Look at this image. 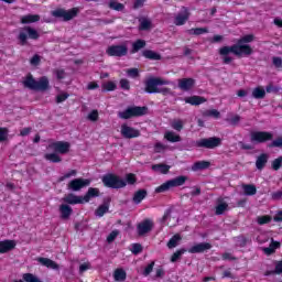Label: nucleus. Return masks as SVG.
<instances>
[{
	"label": "nucleus",
	"instance_id": "obj_29",
	"mask_svg": "<svg viewBox=\"0 0 282 282\" xmlns=\"http://www.w3.org/2000/svg\"><path fill=\"white\" fill-rule=\"evenodd\" d=\"M142 56H144V58H148L149 61H162V55L152 50L143 51Z\"/></svg>",
	"mask_w": 282,
	"mask_h": 282
},
{
	"label": "nucleus",
	"instance_id": "obj_5",
	"mask_svg": "<svg viewBox=\"0 0 282 282\" xmlns=\"http://www.w3.org/2000/svg\"><path fill=\"white\" fill-rule=\"evenodd\" d=\"M186 180H188V177H186L184 175L176 176L175 178L166 181L165 183L155 187L154 192L155 193H166V192L171 191V188H175L177 186H184V184H186Z\"/></svg>",
	"mask_w": 282,
	"mask_h": 282
},
{
	"label": "nucleus",
	"instance_id": "obj_27",
	"mask_svg": "<svg viewBox=\"0 0 282 282\" xmlns=\"http://www.w3.org/2000/svg\"><path fill=\"white\" fill-rule=\"evenodd\" d=\"M41 21V15L39 14H26L21 18V23L28 25L30 23H39Z\"/></svg>",
	"mask_w": 282,
	"mask_h": 282
},
{
	"label": "nucleus",
	"instance_id": "obj_13",
	"mask_svg": "<svg viewBox=\"0 0 282 282\" xmlns=\"http://www.w3.org/2000/svg\"><path fill=\"white\" fill-rule=\"evenodd\" d=\"M91 180L89 178H74L68 183V191L78 192L82 188L90 186Z\"/></svg>",
	"mask_w": 282,
	"mask_h": 282
},
{
	"label": "nucleus",
	"instance_id": "obj_31",
	"mask_svg": "<svg viewBox=\"0 0 282 282\" xmlns=\"http://www.w3.org/2000/svg\"><path fill=\"white\" fill-rule=\"evenodd\" d=\"M147 195H148L147 189H138L132 197V202L134 204H142V200L147 198Z\"/></svg>",
	"mask_w": 282,
	"mask_h": 282
},
{
	"label": "nucleus",
	"instance_id": "obj_63",
	"mask_svg": "<svg viewBox=\"0 0 282 282\" xmlns=\"http://www.w3.org/2000/svg\"><path fill=\"white\" fill-rule=\"evenodd\" d=\"M272 63H273L274 67H276V69H281V67H282L281 57H273Z\"/></svg>",
	"mask_w": 282,
	"mask_h": 282
},
{
	"label": "nucleus",
	"instance_id": "obj_12",
	"mask_svg": "<svg viewBox=\"0 0 282 282\" xmlns=\"http://www.w3.org/2000/svg\"><path fill=\"white\" fill-rule=\"evenodd\" d=\"M274 139V134L268 131H256L251 133V142H258V144H263L270 142Z\"/></svg>",
	"mask_w": 282,
	"mask_h": 282
},
{
	"label": "nucleus",
	"instance_id": "obj_15",
	"mask_svg": "<svg viewBox=\"0 0 282 282\" xmlns=\"http://www.w3.org/2000/svg\"><path fill=\"white\" fill-rule=\"evenodd\" d=\"M153 220L147 218L143 221L139 223L137 225V232L139 237H144V235H148V232H151L153 230Z\"/></svg>",
	"mask_w": 282,
	"mask_h": 282
},
{
	"label": "nucleus",
	"instance_id": "obj_3",
	"mask_svg": "<svg viewBox=\"0 0 282 282\" xmlns=\"http://www.w3.org/2000/svg\"><path fill=\"white\" fill-rule=\"evenodd\" d=\"M101 182L106 188H113L116 191L127 186V181L113 173L104 175Z\"/></svg>",
	"mask_w": 282,
	"mask_h": 282
},
{
	"label": "nucleus",
	"instance_id": "obj_25",
	"mask_svg": "<svg viewBox=\"0 0 282 282\" xmlns=\"http://www.w3.org/2000/svg\"><path fill=\"white\" fill-rule=\"evenodd\" d=\"M99 196H100V189H98L97 187H89L87 193L82 198L87 204L91 200V198L99 197Z\"/></svg>",
	"mask_w": 282,
	"mask_h": 282
},
{
	"label": "nucleus",
	"instance_id": "obj_51",
	"mask_svg": "<svg viewBox=\"0 0 282 282\" xmlns=\"http://www.w3.org/2000/svg\"><path fill=\"white\" fill-rule=\"evenodd\" d=\"M135 182H138L135 174L129 173L126 175V184H130L131 186H133V184H135Z\"/></svg>",
	"mask_w": 282,
	"mask_h": 282
},
{
	"label": "nucleus",
	"instance_id": "obj_21",
	"mask_svg": "<svg viewBox=\"0 0 282 282\" xmlns=\"http://www.w3.org/2000/svg\"><path fill=\"white\" fill-rule=\"evenodd\" d=\"M73 213H74V209L72 208V206H69L67 204L59 205L61 219H64V220L69 219V217H72Z\"/></svg>",
	"mask_w": 282,
	"mask_h": 282
},
{
	"label": "nucleus",
	"instance_id": "obj_34",
	"mask_svg": "<svg viewBox=\"0 0 282 282\" xmlns=\"http://www.w3.org/2000/svg\"><path fill=\"white\" fill-rule=\"evenodd\" d=\"M206 169H210L209 161H197L192 165V171H206Z\"/></svg>",
	"mask_w": 282,
	"mask_h": 282
},
{
	"label": "nucleus",
	"instance_id": "obj_45",
	"mask_svg": "<svg viewBox=\"0 0 282 282\" xmlns=\"http://www.w3.org/2000/svg\"><path fill=\"white\" fill-rule=\"evenodd\" d=\"M185 252H188L185 248L176 250L172 256H171V262L176 263V261H180L182 259V254H185Z\"/></svg>",
	"mask_w": 282,
	"mask_h": 282
},
{
	"label": "nucleus",
	"instance_id": "obj_11",
	"mask_svg": "<svg viewBox=\"0 0 282 282\" xmlns=\"http://www.w3.org/2000/svg\"><path fill=\"white\" fill-rule=\"evenodd\" d=\"M48 149H51V151H54L55 153H61V155H65L69 153L72 144L67 141H55L48 144Z\"/></svg>",
	"mask_w": 282,
	"mask_h": 282
},
{
	"label": "nucleus",
	"instance_id": "obj_18",
	"mask_svg": "<svg viewBox=\"0 0 282 282\" xmlns=\"http://www.w3.org/2000/svg\"><path fill=\"white\" fill-rule=\"evenodd\" d=\"M14 248H17V240L7 239L0 241V254L11 252V250H14Z\"/></svg>",
	"mask_w": 282,
	"mask_h": 282
},
{
	"label": "nucleus",
	"instance_id": "obj_59",
	"mask_svg": "<svg viewBox=\"0 0 282 282\" xmlns=\"http://www.w3.org/2000/svg\"><path fill=\"white\" fill-rule=\"evenodd\" d=\"M156 94H162V96H171L173 91L169 87H162L158 89Z\"/></svg>",
	"mask_w": 282,
	"mask_h": 282
},
{
	"label": "nucleus",
	"instance_id": "obj_39",
	"mask_svg": "<svg viewBox=\"0 0 282 282\" xmlns=\"http://www.w3.org/2000/svg\"><path fill=\"white\" fill-rule=\"evenodd\" d=\"M23 280H14L13 282H43L41 281V279L36 278V275L32 274V273H24L22 275Z\"/></svg>",
	"mask_w": 282,
	"mask_h": 282
},
{
	"label": "nucleus",
	"instance_id": "obj_16",
	"mask_svg": "<svg viewBox=\"0 0 282 282\" xmlns=\"http://www.w3.org/2000/svg\"><path fill=\"white\" fill-rule=\"evenodd\" d=\"M121 135L127 140H132L133 138H140V130L129 127L127 123L121 126Z\"/></svg>",
	"mask_w": 282,
	"mask_h": 282
},
{
	"label": "nucleus",
	"instance_id": "obj_17",
	"mask_svg": "<svg viewBox=\"0 0 282 282\" xmlns=\"http://www.w3.org/2000/svg\"><path fill=\"white\" fill-rule=\"evenodd\" d=\"M210 248H213L210 242H200L192 246L187 252H189V254H202L203 252H206V250H210Z\"/></svg>",
	"mask_w": 282,
	"mask_h": 282
},
{
	"label": "nucleus",
	"instance_id": "obj_53",
	"mask_svg": "<svg viewBox=\"0 0 282 282\" xmlns=\"http://www.w3.org/2000/svg\"><path fill=\"white\" fill-rule=\"evenodd\" d=\"M270 149H281L282 148V137H279L278 139L273 140L270 144H269Z\"/></svg>",
	"mask_w": 282,
	"mask_h": 282
},
{
	"label": "nucleus",
	"instance_id": "obj_9",
	"mask_svg": "<svg viewBox=\"0 0 282 282\" xmlns=\"http://www.w3.org/2000/svg\"><path fill=\"white\" fill-rule=\"evenodd\" d=\"M24 31L26 33L21 32L18 36L20 45H28V39H31V41H39V39H41V34H39V31L33 29L32 26H25Z\"/></svg>",
	"mask_w": 282,
	"mask_h": 282
},
{
	"label": "nucleus",
	"instance_id": "obj_20",
	"mask_svg": "<svg viewBox=\"0 0 282 282\" xmlns=\"http://www.w3.org/2000/svg\"><path fill=\"white\" fill-rule=\"evenodd\" d=\"M195 87V79L194 78H181L178 79V89L182 91H191Z\"/></svg>",
	"mask_w": 282,
	"mask_h": 282
},
{
	"label": "nucleus",
	"instance_id": "obj_60",
	"mask_svg": "<svg viewBox=\"0 0 282 282\" xmlns=\"http://www.w3.org/2000/svg\"><path fill=\"white\" fill-rule=\"evenodd\" d=\"M8 140V128H0V142Z\"/></svg>",
	"mask_w": 282,
	"mask_h": 282
},
{
	"label": "nucleus",
	"instance_id": "obj_1",
	"mask_svg": "<svg viewBox=\"0 0 282 282\" xmlns=\"http://www.w3.org/2000/svg\"><path fill=\"white\" fill-rule=\"evenodd\" d=\"M254 41V34H247L238 39L237 43L231 46H223L219 48V54H235V56H251L252 46L247 43Z\"/></svg>",
	"mask_w": 282,
	"mask_h": 282
},
{
	"label": "nucleus",
	"instance_id": "obj_50",
	"mask_svg": "<svg viewBox=\"0 0 282 282\" xmlns=\"http://www.w3.org/2000/svg\"><path fill=\"white\" fill-rule=\"evenodd\" d=\"M119 85L124 91H129V89H131V83L127 78L120 79Z\"/></svg>",
	"mask_w": 282,
	"mask_h": 282
},
{
	"label": "nucleus",
	"instance_id": "obj_36",
	"mask_svg": "<svg viewBox=\"0 0 282 282\" xmlns=\"http://www.w3.org/2000/svg\"><path fill=\"white\" fill-rule=\"evenodd\" d=\"M243 194L248 197H252V195H257V186L254 184H242Z\"/></svg>",
	"mask_w": 282,
	"mask_h": 282
},
{
	"label": "nucleus",
	"instance_id": "obj_61",
	"mask_svg": "<svg viewBox=\"0 0 282 282\" xmlns=\"http://www.w3.org/2000/svg\"><path fill=\"white\" fill-rule=\"evenodd\" d=\"M127 74L131 78H138V76H140V70H138V68H129Z\"/></svg>",
	"mask_w": 282,
	"mask_h": 282
},
{
	"label": "nucleus",
	"instance_id": "obj_8",
	"mask_svg": "<svg viewBox=\"0 0 282 282\" xmlns=\"http://www.w3.org/2000/svg\"><path fill=\"white\" fill-rule=\"evenodd\" d=\"M106 54L107 56L122 58V56H127L129 54V47L127 44L110 45L107 47Z\"/></svg>",
	"mask_w": 282,
	"mask_h": 282
},
{
	"label": "nucleus",
	"instance_id": "obj_7",
	"mask_svg": "<svg viewBox=\"0 0 282 282\" xmlns=\"http://www.w3.org/2000/svg\"><path fill=\"white\" fill-rule=\"evenodd\" d=\"M52 17L55 19H63V21H72V19H76V17H78V8H72L69 10H65L63 8L55 9L52 11Z\"/></svg>",
	"mask_w": 282,
	"mask_h": 282
},
{
	"label": "nucleus",
	"instance_id": "obj_38",
	"mask_svg": "<svg viewBox=\"0 0 282 282\" xmlns=\"http://www.w3.org/2000/svg\"><path fill=\"white\" fill-rule=\"evenodd\" d=\"M152 171H160V173L166 175L171 171V165L164 163L154 164L152 165Z\"/></svg>",
	"mask_w": 282,
	"mask_h": 282
},
{
	"label": "nucleus",
	"instance_id": "obj_23",
	"mask_svg": "<svg viewBox=\"0 0 282 282\" xmlns=\"http://www.w3.org/2000/svg\"><path fill=\"white\" fill-rule=\"evenodd\" d=\"M37 261L39 263H41V265H44L45 268H50L51 270H59L61 268L58 263H56L54 260L50 258H39Z\"/></svg>",
	"mask_w": 282,
	"mask_h": 282
},
{
	"label": "nucleus",
	"instance_id": "obj_35",
	"mask_svg": "<svg viewBox=\"0 0 282 282\" xmlns=\"http://www.w3.org/2000/svg\"><path fill=\"white\" fill-rule=\"evenodd\" d=\"M44 159L47 160V162H52L53 164H58L63 162V158L58 155V152H53V153H46L44 155Z\"/></svg>",
	"mask_w": 282,
	"mask_h": 282
},
{
	"label": "nucleus",
	"instance_id": "obj_44",
	"mask_svg": "<svg viewBox=\"0 0 282 282\" xmlns=\"http://www.w3.org/2000/svg\"><path fill=\"white\" fill-rule=\"evenodd\" d=\"M204 118H215L216 120H219L221 117V113L217 109L206 110L203 112Z\"/></svg>",
	"mask_w": 282,
	"mask_h": 282
},
{
	"label": "nucleus",
	"instance_id": "obj_56",
	"mask_svg": "<svg viewBox=\"0 0 282 282\" xmlns=\"http://www.w3.org/2000/svg\"><path fill=\"white\" fill-rule=\"evenodd\" d=\"M67 98H69V94H67V93H62V94L57 95L56 96L57 105H61V102H65V100H67Z\"/></svg>",
	"mask_w": 282,
	"mask_h": 282
},
{
	"label": "nucleus",
	"instance_id": "obj_47",
	"mask_svg": "<svg viewBox=\"0 0 282 282\" xmlns=\"http://www.w3.org/2000/svg\"><path fill=\"white\" fill-rule=\"evenodd\" d=\"M104 91H116L118 89V85H116L113 82H108L102 85Z\"/></svg>",
	"mask_w": 282,
	"mask_h": 282
},
{
	"label": "nucleus",
	"instance_id": "obj_2",
	"mask_svg": "<svg viewBox=\"0 0 282 282\" xmlns=\"http://www.w3.org/2000/svg\"><path fill=\"white\" fill-rule=\"evenodd\" d=\"M23 85L26 89H31L32 91H47V89H50V79H47L46 76H42L36 80L32 74H29L23 80Z\"/></svg>",
	"mask_w": 282,
	"mask_h": 282
},
{
	"label": "nucleus",
	"instance_id": "obj_32",
	"mask_svg": "<svg viewBox=\"0 0 282 282\" xmlns=\"http://www.w3.org/2000/svg\"><path fill=\"white\" fill-rule=\"evenodd\" d=\"M144 47H147V41L139 39L132 43L130 54H138V52L144 50Z\"/></svg>",
	"mask_w": 282,
	"mask_h": 282
},
{
	"label": "nucleus",
	"instance_id": "obj_28",
	"mask_svg": "<svg viewBox=\"0 0 282 282\" xmlns=\"http://www.w3.org/2000/svg\"><path fill=\"white\" fill-rule=\"evenodd\" d=\"M268 154L262 153L260 154L256 160V169L258 171H263L265 169V165L268 164Z\"/></svg>",
	"mask_w": 282,
	"mask_h": 282
},
{
	"label": "nucleus",
	"instance_id": "obj_24",
	"mask_svg": "<svg viewBox=\"0 0 282 282\" xmlns=\"http://www.w3.org/2000/svg\"><path fill=\"white\" fill-rule=\"evenodd\" d=\"M111 204V200H105L104 204L99 205L97 209L95 210L96 217H105L106 213H109V206Z\"/></svg>",
	"mask_w": 282,
	"mask_h": 282
},
{
	"label": "nucleus",
	"instance_id": "obj_30",
	"mask_svg": "<svg viewBox=\"0 0 282 282\" xmlns=\"http://www.w3.org/2000/svg\"><path fill=\"white\" fill-rule=\"evenodd\" d=\"M226 210H228V203L224 202V198H218L215 215H224Z\"/></svg>",
	"mask_w": 282,
	"mask_h": 282
},
{
	"label": "nucleus",
	"instance_id": "obj_4",
	"mask_svg": "<svg viewBox=\"0 0 282 282\" xmlns=\"http://www.w3.org/2000/svg\"><path fill=\"white\" fill-rule=\"evenodd\" d=\"M147 111H149V107L147 106H131L119 112L118 116L121 120H130V118H141V116H147Z\"/></svg>",
	"mask_w": 282,
	"mask_h": 282
},
{
	"label": "nucleus",
	"instance_id": "obj_40",
	"mask_svg": "<svg viewBox=\"0 0 282 282\" xmlns=\"http://www.w3.org/2000/svg\"><path fill=\"white\" fill-rule=\"evenodd\" d=\"M164 138L167 142H182V137L173 131L165 132Z\"/></svg>",
	"mask_w": 282,
	"mask_h": 282
},
{
	"label": "nucleus",
	"instance_id": "obj_22",
	"mask_svg": "<svg viewBox=\"0 0 282 282\" xmlns=\"http://www.w3.org/2000/svg\"><path fill=\"white\" fill-rule=\"evenodd\" d=\"M184 100L186 105H192L193 107H198V105H204V102H206L205 97L197 96V95L186 97Z\"/></svg>",
	"mask_w": 282,
	"mask_h": 282
},
{
	"label": "nucleus",
	"instance_id": "obj_41",
	"mask_svg": "<svg viewBox=\"0 0 282 282\" xmlns=\"http://www.w3.org/2000/svg\"><path fill=\"white\" fill-rule=\"evenodd\" d=\"M108 8L110 10H115L116 12H122L124 10V4L116 0H110L108 3Z\"/></svg>",
	"mask_w": 282,
	"mask_h": 282
},
{
	"label": "nucleus",
	"instance_id": "obj_14",
	"mask_svg": "<svg viewBox=\"0 0 282 282\" xmlns=\"http://www.w3.org/2000/svg\"><path fill=\"white\" fill-rule=\"evenodd\" d=\"M191 19V11L186 7H182L181 12H178L174 18V25L182 26L186 25V22Z\"/></svg>",
	"mask_w": 282,
	"mask_h": 282
},
{
	"label": "nucleus",
	"instance_id": "obj_42",
	"mask_svg": "<svg viewBox=\"0 0 282 282\" xmlns=\"http://www.w3.org/2000/svg\"><path fill=\"white\" fill-rule=\"evenodd\" d=\"M186 32L191 36H200V34H208V29L206 28L188 29Z\"/></svg>",
	"mask_w": 282,
	"mask_h": 282
},
{
	"label": "nucleus",
	"instance_id": "obj_10",
	"mask_svg": "<svg viewBox=\"0 0 282 282\" xmlns=\"http://www.w3.org/2000/svg\"><path fill=\"white\" fill-rule=\"evenodd\" d=\"M196 147H198V149H217V147H221V138L212 137L200 139L196 141Z\"/></svg>",
	"mask_w": 282,
	"mask_h": 282
},
{
	"label": "nucleus",
	"instance_id": "obj_57",
	"mask_svg": "<svg viewBox=\"0 0 282 282\" xmlns=\"http://www.w3.org/2000/svg\"><path fill=\"white\" fill-rule=\"evenodd\" d=\"M153 268H155V262H151L150 264H148L143 271V276H149V274H151L153 272Z\"/></svg>",
	"mask_w": 282,
	"mask_h": 282
},
{
	"label": "nucleus",
	"instance_id": "obj_58",
	"mask_svg": "<svg viewBox=\"0 0 282 282\" xmlns=\"http://www.w3.org/2000/svg\"><path fill=\"white\" fill-rule=\"evenodd\" d=\"M30 64L33 65L34 67L41 65V55L39 54L33 55V58L30 59Z\"/></svg>",
	"mask_w": 282,
	"mask_h": 282
},
{
	"label": "nucleus",
	"instance_id": "obj_48",
	"mask_svg": "<svg viewBox=\"0 0 282 282\" xmlns=\"http://www.w3.org/2000/svg\"><path fill=\"white\" fill-rule=\"evenodd\" d=\"M281 166H282V156L276 158L271 163V169L273 171H279L281 169Z\"/></svg>",
	"mask_w": 282,
	"mask_h": 282
},
{
	"label": "nucleus",
	"instance_id": "obj_26",
	"mask_svg": "<svg viewBox=\"0 0 282 282\" xmlns=\"http://www.w3.org/2000/svg\"><path fill=\"white\" fill-rule=\"evenodd\" d=\"M153 28V22L149 18L139 19V30L140 32H149Z\"/></svg>",
	"mask_w": 282,
	"mask_h": 282
},
{
	"label": "nucleus",
	"instance_id": "obj_52",
	"mask_svg": "<svg viewBox=\"0 0 282 282\" xmlns=\"http://www.w3.org/2000/svg\"><path fill=\"white\" fill-rule=\"evenodd\" d=\"M172 129H174L175 131H182V129H184V122L182 120H174L172 122Z\"/></svg>",
	"mask_w": 282,
	"mask_h": 282
},
{
	"label": "nucleus",
	"instance_id": "obj_49",
	"mask_svg": "<svg viewBox=\"0 0 282 282\" xmlns=\"http://www.w3.org/2000/svg\"><path fill=\"white\" fill-rule=\"evenodd\" d=\"M118 235H120V231L118 229L112 230L108 237H107V242L108 243H113L116 241Z\"/></svg>",
	"mask_w": 282,
	"mask_h": 282
},
{
	"label": "nucleus",
	"instance_id": "obj_55",
	"mask_svg": "<svg viewBox=\"0 0 282 282\" xmlns=\"http://www.w3.org/2000/svg\"><path fill=\"white\" fill-rule=\"evenodd\" d=\"M143 248L141 243H132L131 252L132 254H140L142 252Z\"/></svg>",
	"mask_w": 282,
	"mask_h": 282
},
{
	"label": "nucleus",
	"instance_id": "obj_37",
	"mask_svg": "<svg viewBox=\"0 0 282 282\" xmlns=\"http://www.w3.org/2000/svg\"><path fill=\"white\" fill-rule=\"evenodd\" d=\"M113 279L117 282L127 281V271H124V269H117V270H115Z\"/></svg>",
	"mask_w": 282,
	"mask_h": 282
},
{
	"label": "nucleus",
	"instance_id": "obj_46",
	"mask_svg": "<svg viewBox=\"0 0 282 282\" xmlns=\"http://www.w3.org/2000/svg\"><path fill=\"white\" fill-rule=\"evenodd\" d=\"M270 221H272V216L270 215H264L257 218V224H259V226H265V224H270Z\"/></svg>",
	"mask_w": 282,
	"mask_h": 282
},
{
	"label": "nucleus",
	"instance_id": "obj_19",
	"mask_svg": "<svg viewBox=\"0 0 282 282\" xmlns=\"http://www.w3.org/2000/svg\"><path fill=\"white\" fill-rule=\"evenodd\" d=\"M63 203L70 206H76V204H85L83 196H76L73 193L67 194L63 197Z\"/></svg>",
	"mask_w": 282,
	"mask_h": 282
},
{
	"label": "nucleus",
	"instance_id": "obj_62",
	"mask_svg": "<svg viewBox=\"0 0 282 282\" xmlns=\"http://www.w3.org/2000/svg\"><path fill=\"white\" fill-rule=\"evenodd\" d=\"M98 116H99L98 110H93L88 115V120H90L91 122H96V121H98Z\"/></svg>",
	"mask_w": 282,
	"mask_h": 282
},
{
	"label": "nucleus",
	"instance_id": "obj_6",
	"mask_svg": "<svg viewBox=\"0 0 282 282\" xmlns=\"http://www.w3.org/2000/svg\"><path fill=\"white\" fill-rule=\"evenodd\" d=\"M161 85H171V80L163 79L162 77H150L145 80L144 91L147 94H158V87Z\"/></svg>",
	"mask_w": 282,
	"mask_h": 282
},
{
	"label": "nucleus",
	"instance_id": "obj_64",
	"mask_svg": "<svg viewBox=\"0 0 282 282\" xmlns=\"http://www.w3.org/2000/svg\"><path fill=\"white\" fill-rule=\"evenodd\" d=\"M274 272L275 274H282V260L275 263Z\"/></svg>",
	"mask_w": 282,
	"mask_h": 282
},
{
	"label": "nucleus",
	"instance_id": "obj_54",
	"mask_svg": "<svg viewBox=\"0 0 282 282\" xmlns=\"http://www.w3.org/2000/svg\"><path fill=\"white\" fill-rule=\"evenodd\" d=\"M227 122H229V124H231L232 127H237V123L241 122V116L235 115L234 117L228 119Z\"/></svg>",
	"mask_w": 282,
	"mask_h": 282
},
{
	"label": "nucleus",
	"instance_id": "obj_33",
	"mask_svg": "<svg viewBox=\"0 0 282 282\" xmlns=\"http://www.w3.org/2000/svg\"><path fill=\"white\" fill-rule=\"evenodd\" d=\"M251 96L256 100H263V98H265V88H263V86H258L253 88Z\"/></svg>",
	"mask_w": 282,
	"mask_h": 282
},
{
	"label": "nucleus",
	"instance_id": "obj_43",
	"mask_svg": "<svg viewBox=\"0 0 282 282\" xmlns=\"http://www.w3.org/2000/svg\"><path fill=\"white\" fill-rule=\"evenodd\" d=\"M182 241V236L180 234L174 235L169 241H167V248L173 249L177 248V243Z\"/></svg>",
	"mask_w": 282,
	"mask_h": 282
}]
</instances>
